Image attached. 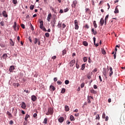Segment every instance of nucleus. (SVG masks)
<instances>
[{
	"mask_svg": "<svg viewBox=\"0 0 125 125\" xmlns=\"http://www.w3.org/2000/svg\"><path fill=\"white\" fill-rule=\"evenodd\" d=\"M66 91V89L63 88L61 91V93H65V92Z\"/></svg>",
	"mask_w": 125,
	"mask_h": 125,
	"instance_id": "72a5a7b5",
	"label": "nucleus"
},
{
	"mask_svg": "<svg viewBox=\"0 0 125 125\" xmlns=\"http://www.w3.org/2000/svg\"><path fill=\"white\" fill-rule=\"evenodd\" d=\"M76 67L77 68V69H79V68H80V66L79 65V64L78 63H76Z\"/></svg>",
	"mask_w": 125,
	"mask_h": 125,
	"instance_id": "3c124183",
	"label": "nucleus"
},
{
	"mask_svg": "<svg viewBox=\"0 0 125 125\" xmlns=\"http://www.w3.org/2000/svg\"><path fill=\"white\" fill-rule=\"evenodd\" d=\"M50 9H52V11H53L54 13L57 14V11L54 9V8H53L52 6L50 7Z\"/></svg>",
	"mask_w": 125,
	"mask_h": 125,
	"instance_id": "4be33fe9",
	"label": "nucleus"
},
{
	"mask_svg": "<svg viewBox=\"0 0 125 125\" xmlns=\"http://www.w3.org/2000/svg\"><path fill=\"white\" fill-rule=\"evenodd\" d=\"M77 4H78V0H74L73 1V3L71 5L72 8H76V6H77Z\"/></svg>",
	"mask_w": 125,
	"mask_h": 125,
	"instance_id": "7ed1b4c3",
	"label": "nucleus"
},
{
	"mask_svg": "<svg viewBox=\"0 0 125 125\" xmlns=\"http://www.w3.org/2000/svg\"><path fill=\"white\" fill-rule=\"evenodd\" d=\"M93 24L95 29H96V28H97V24H96V21H94Z\"/></svg>",
	"mask_w": 125,
	"mask_h": 125,
	"instance_id": "412c9836",
	"label": "nucleus"
},
{
	"mask_svg": "<svg viewBox=\"0 0 125 125\" xmlns=\"http://www.w3.org/2000/svg\"><path fill=\"white\" fill-rule=\"evenodd\" d=\"M43 25H40V29H41L42 30V29L43 28Z\"/></svg>",
	"mask_w": 125,
	"mask_h": 125,
	"instance_id": "603ef678",
	"label": "nucleus"
},
{
	"mask_svg": "<svg viewBox=\"0 0 125 125\" xmlns=\"http://www.w3.org/2000/svg\"><path fill=\"white\" fill-rule=\"evenodd\" d=\"M13 3L14 4H17V0H13Z\"/></svg>",
	"mask_w": 125,
	"mask_h": 125,
	"instance_id": "a19ab883",
	"label": "nucleus"
},
{
	"mask_svg": "<svg viewBox=\"0 0 125 125\" xmlns=\"http://www.w3.org/2000/svg\"><path fill=\"white\" fill-rule=\"evenodd\" d=\"M65 109L66 112H68L69 111V110H70V108H69V106L68 105L65 106Z\"/></svg>",
	"mask_w": 125,
	"mask_h": 125,
	"instance_id": "a878e982",
	"label": "nucleus"
},
{
	"mask_svg": "<svg viewBox=\"0 0 125 125\" xmlns=\"http://www.w3.org/2000/svg\"><path fill=\"white\" fill-rule=\"evenodd\" d=\"M84 87V83H82L81 85V87L83 88V87Z\"/></svg>",
	"mask_w": 125,
	"mask_h": 125,
	"instance_id": "c03bdc74",
	"label": "nucleus"
},
{
	"mask_svg": "<svg viewBox=\"0 0 125 125\" xmlns=\"http://www.w3.org/2000/svg\"><path fill=\"white\" fill-rule=\"evenodd\" d=\"M37 117H38V114L37 113H34L33 114V117L34 118H37Z\"/></svg>",
	"mask_w": 125,
	"mask_h": 125,
	"instance_id": "49530a36",
	"label": "nucleus"
},
{
	"mask_svg": "<svg viewBox=\"0 0 125 125\" xmlns=\"http://www.w3.org/2000/svg\"><path fill=\"white\" fill-rule=\"evenodd\" d=\"M105 122H107L108 121V120H109V117L108 116H106V117L105 118Z\"/></svg>",
	"mask_w": 125,
	"mask_h": 125,
	"instance_id": "864d4df0",
	"label": "nucleus"
},
{
	"mask_svg": "<svg viewBox=\"0 0 125 125\" xmlns=\"http://www.w3.org/2000/svg\"><path fill=\"white\" fill-rule=\"evenodd\" d=\"M15 67L14 66L12 65L10 67L9 69V72H13V71L14 70Z\"/></svg>",
	"mask_w": 125,
	"mask_h": 125,
	"instance_id": "4468645a",
	"label": "nucleus"
},
{
	"mask_svg": "<svg viewBox=\"0 0 125 125\" xmlns=\"http://www.w3.org/2000/svg\"><path fill=\"white\" fill-rule=\"evenodd\" d=\"M104 19H103V18H102L100 21L101 26H103V25H104Z\"/></svg>",
	"mask_w": 125,
	"mask_h": 125,
	"instance_id": "0eeeda50",
	"label": "nucleus"
},
{
	"mask_svg": "<svg viewBox=\"0 0 125 125\" xmlns=\"http://www.w3.org/2000/svg\"><path fill=\"white\" fill-rule=\"evenodd\" d=\"M118 7H119V5H117L115 9V11L114 12L115 14H117V13H119V8H118Z\"/></svg>",
	"mask_w": 125,
	"mask_h": 125,
	"instance_id": "ddd939ff",
	"label": "nucleus"
},
{
	"mask_svg": "<svg viewBox=\"0 0 125 125\" xmlns=\"http://www.w3.org/2000/svg\"><path fill=\"white\" fill-rule=\"evenodd\" d=\"M74 28L75 30H78L80 26H79V21H78V20H75L74 21Z\"/></svg>",
	"mask_w": 125,
	"mask_h": 125,
	"instance_id": "f03ea898",
	"label": "nucleus"
},
{
	"mask_svg": "<svg viewBox=\"0 0 125 125\" xmlns=\"http://www.w3.org/2000/svg\"><path fill=\"white\" fill-rule=\"evenodd\" d=\"M14 29L15 30V31H16L17 30V23L16 22V21H15L14 22V25L13 26Z\"/></svg>",
	"mask_w": 125,
	"mask_h": 125,
	"instance_id": "9d476101",
	"label": "nucleus"
},
{
	"mask_svg": "<svg viewBox=\"0 0 125 125\" xmlns=\"http://www.w3.org/2000/svg\"><path fill=\"white\" fill-rule=\"evenodd\" d=\"M31 100L35 102L37 100V97L35 95L31 96Z\"/></svg>",
	"mask_w": 125,
	"mask_h": 125,
	"instance_id": "1a4fd4ad",
	"label": "nucleus"
},
{
	"mask_svg": "<svg viewBox=\"0 0 125 125\" xmlns=\"http://www.w3.org/2000/svg\"><path fill=\"white\" fill-rule=\"evenodd\" d=\"M83 45H84V46H87L88 45V43L86 41H83Z\"/></svg>",
	"mask_w": 125,
	"mask_h": 125,
	"instance_id": "5701e85b",
	"label": "nucleus"
},
{
	"mask_svg": "<svg viewBox=\"0 0 125 125\" xmlns=\"http://www.w3.org/2000/svg\"><path fill=\"white\" fill-rule=\"evenodd\" d=\"M108 18H109V15H106V16H105L104 25H106V22L107 19H108Z\"/></svg>",
	"mask_w": 125,
	"mask_h": 125,
	"instance_id": "bb28decb",
	"label": "nucleus"
},
{
	"mask_svg": "<svg viewBox=\"0 0 125 125\" xmlns=\"http://www.w3.org/2000/svg\"><path fill=\"white\" fill-rule=\"evenodd\" d=\"M51 16H52V15L51 13L48 14L47 18V20L48 22H50V19H51Z\"/></svg>",
	"mask_w": 125,
	"mask_h": 125,
	"instance_id": "6e6552de",
	"label": "nucleus"
},
{
	"mask_svg": "<svg viewBox=\"0 0 125 125\" xmlns=\"http://www.w3.org/2000/svg\"><path fill=\"white\" fill-rule=\"evenodd\" d=\"M48 112L50 113V115H52L53 114V108L49 107Z\"/></svg>",
	"mask_w": 125,
	"mask_h": 125,
	"instance_id": "39448f33",
	"label": "nucleus"
},
{
	"mask_svg": "<svg viewBox=\"0 0 125 125\" xmlns=\"http://www.w3.org/2000/svg\"><path fill=\"white\" fill-rule=\"evenodd\" d=\"M93 39L94 45H95V46H96V47H97V46H98V45H99V43H95V42H96V38L95 37H93Z\"/></svg>",
	"mask_w": 125,
	"mask_h": 125,
	"instance_id": "9b49d317",
	"label": "nucleus"
},
{
	"mask_svg": "<svg viewBox=\"0 0 125 125\" xmlns=\"http://www.w3.org/2000/svg\"><path fill=\"white\" fill-rule=\"evenodd\" d=\"M96 119L98 120V121H99V120H100V116H99V114H97L96 116Z\"/></svg>",
	"mask_w": 125,
	"mask_h": 125,
	"instance_id": "2f4dec72",
	"label": "nucleus"
},
{
	"mask_svg": "<svg viewBox=\"0 0 125 125\" xmlns=\"http://www.w3.org/2000/svg\"><path fill=\"white\" fill-rule=\"evenodd\" d=\"M57 84H59V85L62 84V82L61 81H58L57 82Z\"/></svg>",
	"mask_w": 125,
	"mask_h": 125,
	"instance_id": "de8ad7c7",
	"label": "nucleus"
},
{
	"mask_svg": "<svg viewBox=\"0 0 125 125\" xmlns=\"http://www.w3.org/2000/svg\"><path fill=\"white\" fill-rule=\"evenodd\" d=\"M114 59H116V58L117 57V53L115 52V54L113 55Z\"/></svg>",
	"mask_w": 125,
	"mask_h": 125,
	"instance_id": "8fccbe9b",
	"label": "nucleus"
},
{
	"mask_svg": "<svg viewBox=\"0 0 125 125\" xmlns=\"http://www.w3.org/2000/svg\"><path fill=\"white\" fill-rule=\"evenodd\" d=\"M45 37H46V38H49V33H46L45 34Z\"/></svg>",
	"mask_w": 125,
	"mask_h": 125,
	"instance_id": "79ce46f5",
	"label": "nucleus"
},
{
	"mask_svg": "<svg viewBox=\"0 0 125 125\" xmlns=\"http://www.w3.org/2000/svg\"><path fill=\"white\" fill-rule=\"evenodd\" d=\"M24 92H26V93H30V91H29V90H24Z\"/></svg>",
	"mask_w": 125,
	"mask_h": 125,
	"instance_id": "4d7b16f0",
	"label": "nucleus"
},
{
	"mask_svg": "<svg viewBox=\"0 0 125 125\" xmlns=\"http://www.w3.org/2000/svg\"><path fill=\"white\" fill-rule=\"evenodd\" d=\"M42 30L43 31H44V32H47V30H46V29H45V27H43Z\"/></svg>",
	"mask_w": 125,
	"mask_h": 125,
	"instance_id": "338daca9",
	"label": "nucleus"
},
{
	"mask_svg": "<svg viewBox=\"0 0 125 125\" xmlns=\"http://www.w3.org/2000/svg\"><path fill=\"white\" fill-rule=\"evenodd\" d=\"M101 50H102V53H103V54H104V55L106 54V51H105L104 48H102Z\"/></svg>",
	"mask_w": 125,
	"mask_h": 125,
	"instance_id": "cd10ccee",
	"label": "nucleus"
},
{
	"mask_svg": "<svg viewBox=\"0 0 125 125\" xmlns=\"http://www.w3.org/2000/svg\"><path fill=\"white\" fill-rule=\"evenodd\" d=\"M93 87L94 89H97V86L96 85H94Z\"/></svg>",
	"mask_w": 125,
	"mask_h": 125,
	"instance_id": "e2e57ef3",
	"label": "nucleus"
},
{
	"mask_svg": "<svg viewBox=\"0 0 125 125\" xmlns=\"http://www.w3.org/2000/svg\"><path fill=\"white\" fill-rule=\"evenodd\" d=\"M10 125H13V121L11 120L9 122Z\"/></svg>",
	"mask_w": 125,
	"mask_h": 125,
	"instance_id": "680f3d73",
	"label": "nucleus"
},
{
	"mask_svg": "<svg viewBox=\"0 0 125 125\" xmlns=\"http://www.w3.org/2000/svg\"><path fill=\"white\" fill-rule=\"evenodd\" d=\"M58 121L59 122V123H63V122H64V117H60L59 119H58Z\"/></svg>",
	"mask_w": 125,
	"mask_h": 125,
	"instance_id": "f8f14e48",
	"label": "nucleus"
},
{
	"mask_svg": "<svg viewBox=\"0 0 125 125\" xmlns=\"http://www.w3.org/2000/svg\"><path fill=\"white\" fill-rule=\"evenodd\" d=\"M40 25H43V21H40Z\"/></svg>",
	"mask_w": 125,
	"mask_h": 125,
	"instance_id": "6e6d98bb",
	"label": "nucleus"
},
{
	"mask_svg": "<svg viewBox=\"0 0 125 125\" xmlns=\"http://www.w3.org/2000/svg\"><path fill=\"white\" fill-rule=\"evenodd\" d=\"M67 52V51L65 49H64L63 51H62V55H65V54H66Z\"/></svg>",
	"mask_w": 125,
	"mask_h": 125,
	"instance_id": "f704fd0d",
	"label": "nucleus"
},
{
	"mask_svg": "<svg viewBox=\"0 0 125 125\" xmlns=\"http://www.w3.org/2000/svg\"><path fill=\"white\" fill-rule=\"evenodd\" d=\"M52 59H56V56H54L53 57H52Z\"/></svg>",
	"mask_w": 125,
	"mask_h": 125,
	"instance_id": "774afa93",
	"label": "nucleus"
},
{
	"mask_svg": "<svg viewBox=\"0 0 125 125\" xmlns=\"http://www.w3.org/2000/svg\"><path fill=\"white\" fill-rule=\"evenodd\" d=\"M103 74H104V76H106V75H107V72H106V71H104L103 72Z\"/></svg>",
	"mask_w": 125,
	"mask_h": 125,
	"instance_id": "bf43d9fd",
	"label": "nucleus"
},
{
	"mask_svg": "<svg viewBox=\"0 0 125 125\" xmlns=\"http://www.w3.org/2000/svg\"><path fill=\"white\" fill-rule=\"evenodd\" d=\"M99 78L100 82H102V78H101V76H99Z\"/></svg>",
	"mask_w": 125,
	"mask_h": 125,
	"instance_id": "69168bd1",
	"label": "nucleus"
},
{
	"mask_svg": "<svg viewBox=\"0 0 125 125\" xmlns=\"http://www.w3.org/2000/svg\"><path fill=\"white\" fill-rule=\"evenodd\" d=\"M69 83H70V82L69 81V80H65L64 82V83L65 84H69Z\"/></svg>",
	"mask_w": 125,
	"mask_h": 125,
	"instance_id": "c9c22d12",
	"label": "nucleus"
},
{
	"mask_svg": "<svg viewBox=\"0 0 125 125\" xmlns=\"http://www.w3.org/2000/svg\"><path fill=\"white\" fill-rule=\"evenodd\" d=\"M28 40L30 42H32V39H31V36L29 37Z\"/></svg>",
	"mask_w": 125,
	"mask_h": 125,
	"instance_id": "052dcab7",
	"label": "nucleus"
},
{
	"mask_svg": "<svg viewBox=\"0 0 125 125\" xmlns=\"http://www.w3.org/2000/svg\"><path fill=\"white\" fill-rule=\"evenodd\" d=\"M35 8V6H34V5H31L30 7V9L31 10H33V9H34V8Z\"/></svg>",
	"mask_w": 125,
	"mask_h": 125,
	"instance_id": "4c0bfd02",
	"label": "nucleus"
},
{
	"mask_svg": "<svg viewBox=\"0 0 125 125\" xmlns=\"http://www.w3.org/2000/svg\"><path fill=\"white\" fill-rule=\"evenodd\" d=\"M10 44H11V45L12 46H14V43H15L14 42H13V41L11 39L10 40Z\"/></svg>",
	"mask_w": 125,
	"mask_h": 125,
	"instance_id": "aec40b11",
	"label": "nucleus"
},
{
	"mask_svg": "<svg viewBox=\"0 0 125 125\" xmlns=\"http://www.w3.org/2000/svg\"><path fill=\"white\" fill-rule=\"evenodd\" d=\"M0 25H1V26H4V22L3 21H1L0 22Z\"/></svg>",
	"mask_w": 125,
	"mask_h": 125,
	"instance_id": "37998d69",
	"label": "nucleus"
},
{
	"mask_svg": "<svg viewBox=\"0 0 125 125\" xmlns=\"http://www.w3.org/2000/svg\"><path fill=\"white\" fill-rule=\"evenodd\" d=\"M67 11H69V9H68V8L64 9V12H67Z\"/></svg>",
	"mask_w": 125,
	"mask_h": 125,
	"instance_id": "a18cd8bd",
	"label": "nucleus"
},
{
	"mask_svg": "<svg viewBox=\"0 0 125 125\" xmlns=\"http://www.w3.org/2000/svg\"><path fill=\"white\" fill-rule=\"evenodd\" d=\"M7 57H8V56H7V54H4L2 56V58L3 59H4L5 60H6V59L7 58Z\"/></svg>",
	"mask_w": 125,
	"mask_h": 125,
	"instance_id": "dca6fc26",
	"label": "nucleus"
},
{
	"mask_svg": "<svg viewBox=\"0 0 125 125\" xmlns=\"http://www.w3.org/2000/svg\"><path fill=\"white\" fill-rule=\"evenodd\" d=\"M21 27L22 29H25V25L24 24H21Z\"/></svg>",
	"mask_w": 125,
	"mask_h": 125,
	"instance_id": "09e8293b",
	"label": "nucleus"
},
{
	"mask_svg": "<svg viewBox=\"0 0 125 125\" xmlns=\"http://www.w3.org/2000/svg\"><path fill=\"white\" fill-rule=\"evenodd\" d=\"M70 119L71 121H75V118L74 117V116H73V115H71L70 117Z\"/></svg>",
	"mask_w": 125,
	"mask_h": 125,
	"instance_id": "7c9ffc66",
	"label": "nucleus"
},
{
	"mask_svg": "<svg viewBox=\"0 0 125 125\" xmlns=\"http://www.w3.org/2000/svg\"><path fill=\"white\" fill-rule=\"evenodd\" d=\"M90 92L91 93H93L94 94H96V91L94 90V89H91V90H90Z\"/></svg>",
	"mask_w": 125,
	"mask_h": 125,
	"instance_id": "393cba45",
	"label": "nucleus"
},
{
	"mask_svg": "<svg viewBox=\"0 0 125 125\" xmlns=\"http://www.w3.org/2000/svg\"><path fill=\"white\" fill-rule=\"evenodd\" d=\"M75 63H76V61L75 60H72L69 63V65L70 67H73V66L75 65Z\"/></svg>",
	"mask_w": 125,
	"mask_h": 125,
	"instance_id": "20e7f679",
	"label": "nucleus"
},
{
	"mask_svg": "<svg viewBox=\"0 0 125 125\" xmlns=\"http://www.w3.org/2000/svg\"><path fill=\"white\" fill-rule=\"evenodd\" d=\"M7 115L10 117V118H12V114L9 111L7 112Z\"/></svg>",
	"mask_w": 125,
	"mask_h": 125,
	"instance_id": "c85d7f7f",
	"label": "nucleus"
},
{
	"mask_svg": "<svg viewBox=\"0 0 125 125\" xmlns=\"http://www.w3.org/2000/svg\"><path fill=\"white\" fill-rule=\"evenodd\" d=\"M96 72H97V68H96L93 70V72L95 73Z\"/></svg>",
	"mask_w": 125,
	"mask_h": 125,
	"instance_id": "5fc2aeb1",
	"label": "nucleus"
},
{
	"mask_svg": "<svg viewBox=\"0 0 125 125\" xmlns=\"http://www.w3.org/2000/svg\"><path fill=\"white\" fill-rule=\"evenodd\" d=\"M105 117H106V114H105V113L104 112L103 113L102 118L103 119H105Z\"/></svg>",
	"mask_w": 125,
	"mask_h": 125,
	"instance_id": "58836bf2",
	"label": "nucleus"
},
{
	"mask_svg": "<svg viewBox=\"0 0 125 125\" xmlns=\"http://www.w3.org/2000/svg\"><path fill=\"white\" fill-rule=\"evenodd\" d=\"M84 68H85V64H82V68H81L82 71H83V70H84Z\"/></svg>",
	"mask_w": 125,
	"mask_h": 125,
	"instance_id": "c756f323",
	"label": "nucleus"
},
{
	"mask_svg": "<svg viewBox=\"0 0 125 125\" xmlns=\"http://www.w3.org/2000/svg\"><path fill=\"white\" fill-rule=\"evenodd\" d=\"M43 124H45V125H46V124H47V118H45L44 119Z\"/></svg>",
	"mask_w": 125,
	"mask_h": 125,
	"instance_id": "473e14b6",
	"label": "nucleus"
},
{
	"mask_svg": "<svg viewBox=\"0 0 125 125\" xmlns=\"http://www.w3.org/2000/svg\"><path fill=\"white\" fill-rule=\"evenodd\" d=\"M60 13H64V11L62 9H61L60 11Z\"/></svg>",
	"mask_w": 125,
	"mask_h": 125,
	"instance_id": "0e129e2a",
	"label": "nucleus"
},
{
	"mask_svg": "<svg viewBox=\"0 0 125 125\" xmlns=\"http://www.w3.org/2000/svg\"><path fill=\"white\" fill-rule=\"evenodd\" d=\"M84 28H86V29H88L89 28V26H88V25L87 23L85 24L84 26Z\"/></svg>",
	"mask_w": 125,
	"mask_h": 125,
	"instance_id": "ea45409f",
	"label": "nucleus"
},
{
	"mask_svg": "<svg viewBox=\"0 0 125 125\" xmlns=\"http://www.w3.org/2000/svg\"><path fill=\"white\" fill-rule=\"evenodd\" d=\"M56 88L54 86L51 85L50 86V90H52L53 91H54V90H55Z\"/></svg>",
	"mask_w": 125,
	"mask_h": 125,
	"instance_id": "a211bd4d",
	"label": "nucleus"
},
{
	"mask_svg": "<svg viewBox=\"0 0 125 125\" xmlns=\"http://www.w3.org/2000/svg\"><path fill=\"white\" fill-rule=\"evenodd\" d=\"M31 29L32 30V31H34V26H33V25H31Z\"/></svg>",
	"mask_w": 125,
	"mask_h": 125,
	"instance_id": "13d9d810",
	"label": "nucleus"
},
{
	"mask_svg": "<svg viewBox=\"0 0 125 125\" xmlns=\"http://www.w3.org/2000/svg\"><path fill=\"white\" fill-rule=\"evenodd\" d=\"M28 118H30V115H28V114H26L25 115V117L24 118V120L25 121H28Z\"/></svg>",
	"mask_w": 125,
	"mask_h": 125,
	"instance_id": "b1692460",
	"label": "nucleus"
},
{
	"mask_svg": "<svg viewBox=\"0 0 125 125\" xmlns=\"http://www.w3.org/2000/svg\"><path fill=\"white\" fill-rule=\"evenodd\" d=\"M91 32H92V34H93L94 36L97 34V32L96 30H94V28H92Z\"/></svg>",
	"mask_w": 125,
	"mask_h": 125,
	"instance_id": "6ab92c4d",
	"label": "nucleus"
},
{
	"mask_svg": "<svg viewBox=\"0 0 125 125\" xmlns=\"http://www.w3.org/2000/svg\"><path fill=\"white\" fill-rule=\"evenodd\" d=\"M83 62H86V61H87V58H86V57H84L83 58Z\"/></svg>",
	"mask_w": 125,
	"mask_h": 125,
	"instance_id": "e433bc0d",
	"label": "nucleus"
},
{
	"mask_svg": "<svg viewBox=\"0 0 125 125\" xmlns=\"http://www.w3.org/2000/svg\"><path fill=\"white\" fill-rule=\"evenodd\" d=\"M26 107V104L24 102H22L21 103V108H22V109H25Z\"/></svg>",
	"mask_w": 125,
	"mask_h": 125,
	"instance_id": "f3484780",
	"label": "nucleus"
},
{
	"mask_svg": "<svg viewBox=\"0 0 125 125\" xmlns=\"http://www.w3.org/2000/svg\"><path fill=\"white\" fill-rule=\"evenodd\" d=\"M2 14L4 17H7L8 16L7 15V14L6 13V11H3L2 12Z\"/></svg>",
	"mask_w": 125,
	"mask_h": 125,
	"instance_id": "2eb2a0df",
	"label": "nucleus"
},
{
	"mask_svg": "<svg viewBox=\"0 0 125 125\" xmlns=\"http://www.w3.org/2000/svg\"><path fill=\"white\" fill-rule=\"evenodd\" d=\"M33 43L34 44L38 43V45H41V40L39 39L35 38L33 39Z\"/></svg>",
	"mask_w": 125,
	"mask_h": 125,
	"instance_id": "f257e3e1",
	"label": "nucleus"
},
{
	"mask_svg": "<svg viewBox=\"0 0 125 125\" xmlns=\"http://www.w3.org/2000/svg\"><path fill=\"white\" fill-rule=\"evenodd\" d=\"M113 68L112 67L109 68V77H112L113 75Z\"/></svg>",
	"mask_w": 125,
	"mask_h": 125,
	"instance_id": "423d86ee",
	"label": "nucleus"
}]
</instances>
